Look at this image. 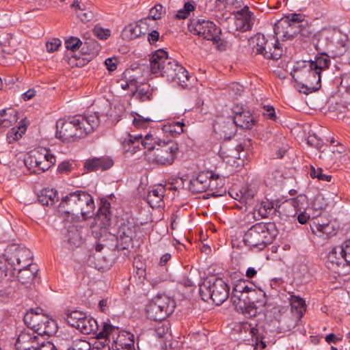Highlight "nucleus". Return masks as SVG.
Masks as SVG:
<instances>
[{"label":"nucleus","instance_id":"nucleus-1","mask_svg":"<svg viewBox=\"0 0 350 350\" xmlns=\"http://www.w3.org/2000/svg\"><path fill=\"white\" fill-rule=\"evenodd\" d=\"M100 124L97 113L79 115L70 120L59 119L56 123V137L71 142L91 133Z\"/></svg>","mask_w":350,"mask_h":350},{"label":"nucleus","instance_id":"nucleus-2","mask_svg":"<svg viewBox=\"0 0 350 350\" xmlns=\"http://www.w3.org/2000/svg\"><path fill=\"white\" fill-rule=\"evenodd\" d=\"M325 54L316 56L314 60L303 62L300 66L294 69L297 72V77L299 79L300 87L303 93L308 94L319 90L321 84V72L329 68L330 59Z\"/></svg>","mask_w":350,"mask_h":350},{"label":"nucleus","instance_id":"nucleus-3","mask_svg":"<svg viewBox=\"0 0 350 350\" xmlns=\"http://www.w3.org/2000/svg\"><path fill=\"white\" fill-rule=\"evenodd\" d=\"M23 321L28 329H31L41 336H52L57 329L55 321L42 313V310L39 308L27 311Z\"/></svg>","mask_w":350,"mask_h":350},{"label":"nucleus","instance_id":"nucleus-4","mask_svg":"<svg viewBox=\"0 0 350 350\" xmlns=\"http://www.w3.org/2000/svg\"><path fill=\"white\" fill-rule=\"evenodd\" d=\"M270 224L257 223L250 228L243 236V242L251 250H264L273 240L274 234L271 232Z\"/></svg>","mask_w":350,"mask_h":350},{"label":"nucleus","instance_id":"nucleus-5","mask_svg":"<svg viewBox=\"0 0 350 350\" xmlns=\"http://www.w3.org/2000/svg\"><path fill=\"white\" fill-rule=\"evenodd\" d=\"M229 293L230 287L221 278L205 281L200 286L202 299L206 302L211 299L217 306L228 298Z\"/></svg>","mask_w":350,"mask_h":350},{"label":"nucleus","instance_id":"nucleus-6","mask_svg":"<svg viewBox=\"0 0 350 350\" xmlns=\"http://www.w3.org/2000/svg\"><path fill=\"white\" fill-rule=\"evenodd\" d=\"M178 152L177 143L174 141H163L154 150L146 153V157L150 163L159 166H169L174 163Z\"/></svg>","mask_w":350,"mask_h":350},{"label":"nucleus","instance_id":"nucleus-7","mask_svg":"<svg viewBox=\"0 0 350 350\" xmlns=\"http://www.w3.org/2000/svg\"><path fill=\"white\" fill-rule=\"evenodd\" d=\"M321 32L319 36L327 41L325 46L329 53V55L324 53L325 57L329 59V57L335 58L344 56L350 42L348 36L336 30L324 29Z\"/></svg>","mask_w":350,"mask_h":350},{"label":"nucleus","instance_id":"nucleus-8","mask_svg":"<svg viewBox=\"0 0 350 350\" xmlns=\"http://www.w3.org/2000/svg\"><path fill=\"white\" fill-rule=\"evenodd\" d=\"M55 162V157L46 148L36 150L25 159V165L36 174L49 170Z\"/></svg>","mask_w":350,"mask_h":350},{"label":"nucleus","instance_id":"nucleus-9","mask_svg":"<svg viewBox=\"0 0 350 350\" xmlns=\"http://www.w3.org/2000/svg\"><path fill=\"white\" fill-rule=\"evenodd\" d=\"M304 16L300 14H292L279 20L274 26V33L282 41L293 39L299 32L298 22Z\"/></svg>","mask_w":350,"mask_h":350},{"label":"nucleus","instance_id":"nucleus-10","mask_svg":"<svg viewBox=\"0 0 350 350\" xmlns=\"http://www.w3.org/2000/svg\"><path fill=\"white\" fill-rule=\"evenodd\" d=\"M190 32L207 40L217 44L220 40L221 29L212 21L204 19H193L188 25Z\"/></svg>","mask_w":350,"mask_h":350},{"label":"nucleus","instance_id":"nucleus-11","mask_svg":"<svg viewBox=\"0 0 350 350\" xmlns=\"http://www.w3.org/2000/svg\"><path fill=\"white\" fill-rule=\"evenodd\" d=\"M68 323L76 329H79L84 334H96L98 332V325L96 319L91 317H88L85 313L75 310L70 312L66 317Z\"/></svg>","mask_w":350,"mask_h":350},{"label":"nucleus","instance_id":"nucleus-12","mask_svg":"<svg viewBox=\"0 0 350 350\" xmlns=\"http://www.w3.org/2000/svg\"><path fill=\"white\" fill-rule=\"evenodd\" d=\"M42 336L34 333L31 329L22 330L15 343L17 350H36L42 340Z\"/></svg>","mask_w":350,"mask_h":350},{"label":"nucleus","instance_id":"nucleus-13","mask_svg":"<svg viewBox=\"0 0 350 350\" xmlns=\"http://www.w3.org/2000/svg\"><path fill=\"white\" fill-rule=\"evenodd\" d=\"M12 253L8 257V260L14 269L18 267H26L31 266L32 253L27 247L14 245L12 248Z\"/></svg>","mask_w":350,"mask_h":350},{"label":"nucleus","instance_id":"nucleus-14","mask_svg":"<svg viewBox=\"0 0 350 350\" xmlns=\"http://www.w3.org/2000/svg\"><path fill=\"white\" fill-rule=\"evenodd\" d=\"M254 21V14L249 10L247 5L238 10L235 14L234 25L237 31L244 32L251 30Z\"/></svg>","mask_w":350,"mask_h":350},{"label":"nucleus","instance_id":"nucleus-15","mask_svg":"<svg viewBox=\"0 0 350 350\" xmlns=\"http://www.w3.org/2000/svg\"><path fill=\"white\" fill-rule=\"evenodd\" d=\"M116 329V328L111 324L103 323L102 329L96 336L98 340L93 343L92 346L91 345V350H111L109 336Z\"/></svg>","mask_w":350,"mask_h":350},{"label":"nucleus","instance_id":"nucleus-16","mask_svg":"<svg viewBox=\"0 0 350 350\" xmlns=\"http://www.w3.org/2000/svg\"><path fill=\"white\" fill-rule=\"evenodd\" d=\"M343 247L341 245L335 246L331 249L327 256L326 266L329 269L338 271L341 265H346Z\"/></svg>","mask_w":350,"mask_h":350},{"label":"nucleus","instance_id":"nucleus-17","mask_svg":"<svg viewBox=\"0 0 350 350\" xmlns=\"http://www.w3.org/2000/svg\"><path fill=\"white\" fill-rule=\"evenodd\" d=\"M312 232L323 239H328L336 234L337 228L332 222H325L322 218L316 219L311 225Z\"/></svg>","mask_w":350,"mask_h":350},{"label":"nucleus","instance_id":"nucleus-18","mask_svg":"<svg viewBox=\"0 0 350 350\" xmlns=\"http://www.w3.org/2000/svg\"><path fill=\"white\" fill-rule=\"evenodd\" d=\"M78 195H79L78 212L80 211L83 220H86L94 215V202L92 196L85 191H80Z\"/></svg>","mask_w":350,"mask_h":350},{"label":"nucleus","instance_id":"nucleus-19","mask_svg":"<svg viewBox=\"0 0 350 350\" xmlns=\"http://www.w3.org/2000/svg\"><path fill=\"white\" fill-rule=\"evenodd\" d=\"M171 58L168 57L167 53L163 49L156 51L150 57V69L153 74H159L163 72V67H165Z\"/></svg>","mask_w":350,"mask_h":350},{"label":"nucleus","instance_id":"nucleus-20","mask_svg":"<svg viewBox=\"0 0 350 350\" xmlns=\"http://www.w3.org/2000/svg\"><path fill=\"white\" fill-rule=\"evenodd\" d=\"M81 190L69 193L62 200L59 204V208L68 215H74L75 212H78L79 204V195Z\"/></svg>","mask_w":350,"mask_h":350},{"label":"nucleus","instance_id":"nucleus-21","mask_svg":"<svg viewBox=\"0 0 350 350\" xmlns=\"http://www.w3.org/2000/svg\"><path fill=\"white\" fill-rule=\"evenodd\" d=\"M213 174L210 172H202L189 182V189L193 193H202L208 190L210 183L208 178H212Z\"/></svg>","mask_w":350,"mask_h":350},{"label":"nucleus","instance_id":"nucleus-22","mask_svg":"<svg viewBox=\"0 0 350 350\" xmlns=\"http://www.w3.org/2000/svg\"><path fill=\"white\" fill-rule=\"evenodd\" d=\"M249 286L246 281L245 288L244 291V296L245 298L253 304H258L260 306H265L267 304V296L265 293L260 289L254 288V284H250Z\"/></svg>","mask_w":350,"mask_h":350},{"label":"nucleus","instance_id":"nucleus-23","mask_svg":"<svg viewBox=\"0 0 350 350\" xmlns=\"http://www.w3.org/2000/svg\"><path fill=\"white\" fill-rule=\"evenodd\" d=\"M233 122L237 126L243 129H251L256 123L252 114L246 110L234 111Z\"/></svg>","mask_w":350,"mask_h":350},{"label":"nucleus","instance_id":"nucleus-24","mask_svg":"<svg viewBox=\"0 0 350 350\" xmlns=\"http://www.w3.org/2000/svg\"><path fill=\"white\" fill-rule=\"evenodd\" d=\"M165 187L159 185L149 191L147 196V202L152 208H159L163 206V198L165 193Z\"/></svg>","mask_w":350,"mask_h":350},{"label":"nucleus","instance_id":"nucleus-25","mask_svg":"<svg viewBox=\"0 0 350 350\" xmlns=\"http://www.w3.org/2000/svg\"><path fill=\"white\" fill-rule=\"evenodd\" d=\"M81 225H70L65 230L64 241H66L71 245L78 247L82 243Z\"/></svg>","mask_w":350,"mask_h":350},{"label":"nucleus","instance_id":"nucleus-26","mask_svg":"<svg viewBox=\"0 0 350 350\" xmlns=\"http://www.w3.org/2000/svg\"><path fill=\"white\" fill-rule=\"evenodd\" d=\"M113 161L108 157L94 158L85 161L84 167L88 171L107 170L112 167Z\"/></svg>","mask_w":350,"mask_h":350},{"label":"nucleus","instance_id":"nucleus-27","mask_svg":"<svg viewBox=\"0 0 350 350\" xmlns=\"http://www.w3.org/2000/svg\"><path fill=\"white\" fill-rule=\"evenodd\" d=\"M138 226L133 221H126L121 224L118 229V236L125 243L135 237Z\"/></svg>","mask_w":350,"mask_h":350},{"label":"nucleus","instance_id":"nucleus-28","mask_svg":"<svg viewBox=\"0 0 350 350\" xmlns=\"http://www.w3.org/2000/svg\"><path fill=\"white\" fill-rule=\"evenodd\" d=\"M121 142L124 152L131 154L143 148V146H141V142H143L142 135H132L128 133Z\"/></svg>","mask_w":350,"mask_h":350},{"label":"nucleus","instance_id":"nucleus-29","mask_svg":"<svg viewBox=\"0 0 350 350\" xmlns=\"http://www.w3.org/2000/svg\"><path fill=\"white\" fill-rule=\"evenodd\" d=\"M18 119V113L13 108L4 109L0 111V126L3 131L14 125Z\"/></svg>","mask_w":350,"mask_h":350},{"label":"nucleus","instance_id":"nucleus-30","mask_svg":"<svg viewBox=\"0 0 350 350\" xmlns=\"http://www.w3.org/2000/svg\"><path fill=\"white\" fill-rule=\"evenodd\" d=\"M265 51L261 55L267 59H278L282 55V49L280 46L278 40L273 42V40H267L264 45Z\"/></svg>","mask_w":350,"mask_h":350},{"label":"nucleus","instance_id":"nucleus-31","mask_svg":"<svg viewBox=\"0 0 350 350\" xmlns=\"http://www.w3.org/2000/svg\"><path fill=\"white\" fill-rule=\"evenodd\" d=\"M111 204L107 200H101V205L98 211L96 219L100 221L101 227H107L110 224L111 213Z\"/></svg>","mask_w":350,"mask_h":350},{"label":"nucleus","instance_id":"nucleus-32","mask_svg":"<svg viewBox=\"0 0 350 350\" xmlns=\"http://www.w3.org/2000/svg\"><path fill=\"white\" fill-rule=\"evenodd\" d=\"M159 306L161 310L165 312L167 316L174 312L175 302L166 295H158L152 299Z\"/></svg>","mask_w":350,"mask_h":350},{"label":"nucleus","instance_id":"nucleus-33","mask_svg":"<svg viewBox=\"0 0 350 350\" xmlns=\"http://www.w3.org/2000/svg\"><path fill=\"white\" fill-rule=\"evenodd\" d=\"M38 200L43 206H52L58 201L57 192L53 189H44L38 195Z\"/></svg>","mask_w":350,"mask_h":350},{"label":"nucleus","instance_id":"nucleus-34","mask_svg":"<svg viewBox=\"0 0 350 350\" xmlns=\"http://www.w3.org/2000/svg\"><path fill=\"white\" fill-rule=\"evenodd\" d=\"M146 311L147 317L150 320L161 321L167 317V314L152 299L146 306Z\"/></svg>","mask_w":350,"mask_h":350},{"label":"nucleus","instance_id":"nucleus-35","mask_svg":"<svg viewBox=\"0 0 350 350\" xmlns=\"http://www.w3.org/2000/svg\"><path fill=\"white\" fill-rule=\"evenodd\" d=\"M289 302L291 310L296 312L299 318H301L306 310L305 301L299 296L291 295Z\"/></svg>","mask_w":350,"mask_h":350},{"label":"nucleus","instance_id":"nucleus-36","mask_svg":"<svg viewBox=\"0 0 350 350\" xmlns=\"http://www.w3.org/2000/svg\"><path fill=\"white\" fill-rule=\"evenodd\" d=\"M180 66V65L177 62L171 59L165 67H163V72H161L160 76L165 77L169 81H172L176 77V74L178 69V67Z\"/></svg>","mask_w":350,"mask_h":350},{"label":"nucleus","instance_id":"nucleus-37","mask_svg":"<svg viewBox=\"0 0 350 350\" xmlns=\"http://www.w3.org/2000/svg\"><path fill=\"white\" fill-rule=\"evenodd\" d=\"M267 40L263 34L256 33L250 39L249 42L252 46L253 51L256 54H260L262 51L265 50L264 45Z\"/></svg>","mask_w":350,"mask_h":350},{"label":"nucleus","instance_id":"nucleus-38","mask_svg":"<svg viewBox=\"0 0 350 350\" xmlns=\"http://www.w3.org/2000/svg\"><path fill=\"white\" fill-rule=\"evenodd\" d=\"M142 140L143 142H141V146H143L144 149L147 150V153L154 150V149L158 147V144L163 141L158 137H154L151 134H147L144 137H142Z\"/></svg>","mask_w":350,"mask_h":350},{"label":"nucleus","instance_id":"nucleus-39","mask_svg":"<svg viewBox=\"0 0 350 350\" xmlns=\"http://www.w3.org/2000/svg\"><path fill=\"white\" fill-rule=\"evenodd\" d=\"M16 269L18 270V280L22 284H28L35 278L36 272L31 270L29 267H18Z\"/></svg>","mask_w":350,"mask_h":350},{"label":"nucleus","instance_id":"nucleus-40","mask_svg":"<svg viewBox=\"0 0 350 350\" xmlns=\"http://www.w3.org/2000/svg\"><path fill=\"white\" fill-rule=\"evenodd\" d=\"M26 129L27 126L24 124H19L18 126L11 128L7 133L8 143L11 144L21 138Z\"/></svg>","mask_w":350,"mask_h":350},{"label":"nucleus","instance_id":"nucleus-41","mask_svg":"<svg viewBox=\"0 0 350 350\" xmlns=\"http://www.w3.org/2000/svg\"><path fill=\"white\" fill-rule=\"evenodd\" d=\"M178 72L176 74V77L174 80H172V82H174L178 85L185 88L188 85L187 82L189 81L190 76L188 74L187 70L183 67L181 65L180 67H178Z\"/></svg>","mask_w":350,"mask_h":350},{"label":"nucleus","instance_id":"nucleus-42","mask_svg":"<svg viewBox=\"0 0 350 350\" xmlns=\"http://www.w3.org/2000/svg\"><path fill=\"white\" fill-rule=\"evenodd\" d=\"M154 334L156 337L164 340L171 338V334L169 331V323L167 322L159 323L154 329Z\"/></svg>","mask_w":350,"mask_h":350},{"label":"nucleus","instance_id":"nucleus-43","mask_svg":"<svg viewBox=\"0 0 350 350\" xmlns=\"http://www.w3.org/2000/svg\"><path fill=\"white\" fill-rule=\"evenodd\" d=\"M289 201L297 213L305 211L308 206V199L305 195H299L296 198L289 200Z\"/></svg>","mask_w":350,"mask_h":350},{"label":"nucleus","instance_id":"nucleus-44","mask_svg":"<svg viewBox=\"0 0 350 350\" xmlns=\"http://www.w3.org/2000/svg\"><path fill=\"white\" fill-rule=\"evenodd\" d=\"M243 194V202L249 203L256 195L258 189L255 185H250L242 187Z\"/></svg>","mask_w":350,"mask_h":350},{"label":"nucleus","instance_id":"nucleus-45","mask_svg":"<svg viewBox=\"0 0 350 350\" xmlns=\"http://www.w3.org/2000/svg\"><path fill=\"white\" fill-rule=\"evenodd\" d=\"M230 299L237 311L245 308L244 303L247 299L245 296L232 291Z\"/></svg>","mask_w":350,"mask_h":350},{"label":"nucleus","instance_id":"nucleus-46","mask_svg":"<svg viewBox=\"0 0 350 350\" xmlns=\"http://www.w3.org/2000/svg\"><path fill=\"white\" fill-rule=\"evenodd\" d=\"M280 212L286 217H295L298 214L289 200L286 201L280 206Z\"/></svg>","mask_w":350,"mask_h":350},{"label":"nucleus","instance_id":"nucleus-47","mask_svg":"<svg viewBox=\"0 0 350 350\" xmlns=\"http://www.w3.org/2000/svg\"><path fill=\"white\" fill-rule=\"evenodd\" d=\"M310 175L312 178H318L319 180L330 182L332 180V176L323 174V170L321 168L315 169L314 167H311L310 171Z\"/></svg>","mask_w":350,"mask_h":350},{"label":"nucleus","instance_id":"nucleus-48","mask_svg":"<svg viewBox=\"0 0 350 350\" xmlns=\"http://www.w3.org/2000/svg\"><path fill=\"white\" fill-rule=\"evenodd\" d=\"M133 124L137 128H146L152 120L150 118H145L138 113L133 116Z\"/></svg>","mask_w":350,"mask_h":350},{"label":"nucleus","instance_id":"nucleus-49","mask_svg":"<svg viewBox=\"0 0 350 350\" xmlns=\"http://www.w3.org/2000/svg\"><path fill=\"white\" fill-rule=\"evenodd\" d=\"M137 29H138L137 26H133L132 25L126 26L122 33V38L126 40H133L137 38L139 35Z\"/></svg>","mask_w":350,"mask_h":350},{"label":"nucleus","instance_id":"nucleus-50","mask_svg":"<svg viewBox=\"0 0 350 350\" xmlns=\"http://www.w3.org/2000/svg\"><path fill=\"white\" fill-rule=\"evenodd\" d=\"M195 7L192 3L187 2L185 3L184 7L178 11L176 17L178 19L187 18L189 16L190 12L193 11Z\"/></svg>","mask_w":350,"mask_h":350},{"label":"nucleus","instance_id":"nucleus-51","mask_svg":"<svg viewBox=\"0 0 350 350\" xmlns=\"http://www.w3.org/2000/svg\"><path fill=\"white\" fill-rule=\"evenodd\" d=\"M163 13V8L160 4H157L154 8L150 9L148 18L146 20H158L161 18Z\"/></svg>","mask_w":350,"mask_h":350},{"label":"nucleus","instance_id":"nucleus-52","mask_svg":"<svg viewBox=\"0 0 350 350\" xmlns=\"http://www.w3.org/2000/svg\"><path fill=\"white\" fill-rule=\"evenodd\" d=\"M298 33L301 36L309 38L312 35L313 31L312 30L311 26L308 25L306 22L304 23V20L301 22H298Z\"/></svg>","mask_w":350,"mask_h":350},{"label":"nucleus","instance_id":"nucleus-53","mask_svg":"<svg viewBox=\"0 0 350 350\" xmlns=\"http://www.w3.org/2000/svg\"><path fill=\"white\" fill-rule=\"evenodd\" d=\"M81 44L82 42L79 38L74 37L67 39L65 42L66 48L72 51H75L79 49Z\"/></svg>","mask_w":350,"mask_h":350},{"label":"nucleus","instance_id":"nucleus-54","mask_svg":"<svg viewBox=\"0 0 350 350\" xmlns=\"http://www.w3.org/2000/svg\"><path fill=\"white\" fill-rule=\"evenodd\" d=\"M247 301V302L245 301L244 303L245 308L239 310V311L241 312L245 316H248L250 317L256 316V314H257V309L254 306V304H253L252 301L250 302L249 300Z\"/></svg>","mask_w":350,"mask_h":350},{"label":"nucleus","instance_id":"nucleus-55","mask_svg":"<svg viewBox=\"0 0 350 350\" xmlns=\"http://www.w3.org/2000/svg\"><path fill=\"white\" fill-rule=\"evenodd\" d=\"M152 94V89L150 91V86L147 88L143 87L138 90L137 96L142 101L150 100H151Z\"/></svg>","mask_w":350,"mask_h":350},{"label":"nucleus","instance_id":"nucleus-56","mask_svg":"<svg viewBox=\"0 0 350 350\" xmlns=\"http://www.w3.org/2000/svg\"><path fill=\"white\" fill-rule=\"evenodd\" d=\"M67 350H91V344L84 340H77L73 346Z\"/></svg>","mask_w":350,"mask_h":350},{"label":"nucleus","instance_id":"nucleus-57","mask_svg":"<svg viewBox=\"0 0 350 350\" xmlns=\"http://www.w3.org/2000/svg\"><path fill=\"white\" fill-rule=\"evenodd\" d=\"M210 183L209 187H208V190L215 191L217 189L218 187H221L223 185V180L219 178V176L213 174L212 178H208V182Z\"/></svg>","mask_w":350,"mask_h":350},{"label":"nucleus","instance_id":"nucleus-58","mask_svg":"<svg viewBox=\"0 0 350 350\" xmlns=\"http://www.w3.org/2000/svg\"><path fill=\"white\" fill-rule=\"evenodd\" d=\"M61 40L58 38H53L46 44V51L49 53L57 50L61 45Z\"/></svg>","mask_w":350,"mask_h":350},{"label":"nucleus","instance_id":"nucleus-59","mask_svg":"<svg viewBox=\"0 0 350 350\" xmlns=\"http://www.w3.org/2000/svg\"><path fill=\"white\" fill-rule=\"evenodd\" d=\"M94 34L100 40H106L110 36V31L107 29H105L99 27H95Z\"/></svg>","mask_w":350,"mask_h":350},{"label":"nucleus","instance_id":"nucleus-60","mask_svg":"<svg viewBox=\"0 0 350 350\" xmlns=\"http://www.w3.org/2000/svg\"><path fill=\"white\" fill-rule=\"evenodd\" d=\"M262 113L264 116L272 120H276V115L274 108L270 105H265L263 107Z\"/></svg>","mask_w":350,"mask_h":350},{"label":"nucleus","instance_id":"nucleus-61","mask_svg":"<svg viewBox=\"0 0 350 350\" xmlns=\"http://www.w3.org/2000/svg\"><path fill=\"white\" fill-rule=\"evenodd\" d=\"M229 196L241 202H243V194L242 188L240 189H237L235 188L230 189L228 191Z\"/></svg>","mask_w":350,"mask_h":350},{"label":"nucleus","instance_id":"nucleus-62","mask_svg":"<svg viewBox=\"0 0 350 350\" xmlns=\"http://www.w3.org/2000/svg\"><path fill=\"white\" fill-rule=\"evenodd\" d=\"M343 247V252L345 255V259L346 260V265L350 267V239L347 240L342 244Z\"/></svg>","mask_w":350,"mask_h":350},{"label":"nucleus","instance_id":"nucleus-63","mask_svg":"<svg viewBox=\"0 0 350 350\" xmlns=\"http://www.w3.org/2000/svg\"><path fill=\"white\" fill-rule=\"evenodd\" d=\"M246 280H239L234 285L232 291L239 293L244 296V291L245 288Z\"/></svg>","mask_w":350,"mask_h":350},{"label":"nucleus","instance_id":"nucleus-64","mask_svg":"<svg viewBox=\"0 0 350 350\" xmlns=\"http://www.w3.org/2000/svg\"><path fill=\"white\" fill-rule=\"evenodd\" d=\"M36 350H57L55 346L51 342L44 341L43 339Z\"/></svg>","mask_w":350,"mask_h":350}]
</instances>
